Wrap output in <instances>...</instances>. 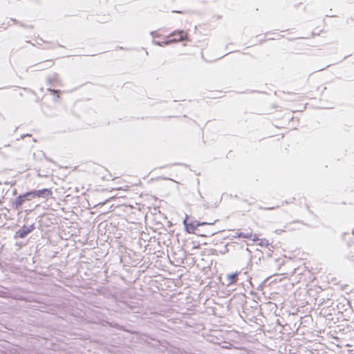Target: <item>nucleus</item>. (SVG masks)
Returning <instances> with one entry per match:
<instances>
[{
    "mask_svg": "<svg viewBox=\"0 0 354 354\" xmlns=\"http://www.w3.org/2000/svg\"><path fill=\"white\" fill-rule=\"evenodd\" d=\"M169 42H178L186 40L187 38V33L183 30L174 32L169 36Z\"/></svg>",
    "mask_w": 354,
    "mask_h": 354,
    "instance_id": "obj_1",
    "label": "nucleus"
},
{
    "mask_svg": "<svg viewBox=\"0 0 354 354\" xmlns=\"http://www.w3.org/2000/svg\"><path fill=\"white\" fill-rule=\"evenodd\" d=\"M214 221L213 222H209V223H205V222H203V223H197L196 225H193V224H187L186 225V229H187V231L189 232V233H194L195 232V230H198L197 229V227H199V226H203V225H207L209 227H211L214 225Z\"/></svg>",
    "mask_w": 354,
    "mask_h": 354,
    "instance_id": "obj_2",
    "label": "nucleus"
},
{
    "mask_svg": "<svg viewBox=\"0 0 354 354\" xmlns=\"http://www.w3.org/2000/svg\"><path fill=\"white\" fill-rule=\"evenodd\" d=\"M34 229L32 225L29 227H24L23 228L19 230L15 234L16 238H24L28 234H30Z\"/></svg>",
    "mask_w": 354,
    "mask_h": 354,
    "instance_id": "obj_3",
    "label": "nucleus"
},
{
    "mask_svg": "<svg viewBox=\"0 0 354 354\" xmlns=\"http://www.w3.org/2000/svg\"><path fill=\"white\" fill-rule=\"evenodd\" d=\"M33 194L37 195V198H49L53 195L50 189H43L40 190H35Z\"/></svg>",
    "mask_w": 354,
    "mask_h": 354,
    "instance_id": "obj_4",
    "label": "nucleus"
},
{
    "mask_svg": "<svg viewBox=\"0 0 354 354\" xmlns=\"http://www.w3.org/2000/svg\"><path fill=\"white\" fill-rule=\"evenodd\" d=\"M252 241L261 247H268L269 245L268 241L266 239H260L256 234L254 235Z\"/></svg>",
    "mask_w": 354,
    "mask_h": 354,
    "instance_id": "obj_5",
    "label": "nucleus"
},
{
    "mask_svg": "<svg viewBox=\"0 0 354 354\" xmlns=\"http://www.w3.org/2000/svg\"><path fill=\"white\" fill-rule=\"evenodd\" d=\"M238 276H239L238 272L228 274L227 275V280H228L227 285L231 286V285L236 283L238 281Z\"/></svg>",
    "mask_w": 354,
    "mask_h": 354,
    "instance_id": "obj_6",
    "label": "nucleus"
},
{
    "mask_svg": "<svg viewBox=\"0 0 354 354\" xmlns=\"http://www.w3.org/2000/svg\"><path fill=\"white\" fill-rule=\"evenodd\" d=\"M198 232L197 233L198 235L202 236H210L216 234V231L214 230H209L207 232H200V230H198Z\"/></svg>",
    "mask_w": 354,
    "mask_h": 354,
    "instance_id": "obj_7",
    "label": "nucleus"
},
{
    "mask_svg": "<svg viewBox=\"0 0 354 354\" xmlns=\"http://www.w3.org/2000/svg\"><path fill=\"white\" fill-rule=\"evenodd\" d=\"M254 235V234H253L252 232H240L238 234L239 237L248 239H251L252 240Z\"/></svg>",
    "mask_w": 354,
    "mask_h": 354,
    "instance_id": "obj_8",
    "label": "nucleus"
},
{
    "mask_svg": "<svg viewBox=\"0 0 354 354\" xmlns=\"http://www.w3.org/2000/svg\"><path fill=\"white\" fill-rule=\"evenodd\" d=\"M26 198V197H24V194L19 196L17 198V202H16L17 207L21 206L23 204V203L24 202Z\"/></svg>",
    "mask_w": 354,
    "mask_h": 354,
    "instance_id": "obj_9",
    "label": "nucleus"
},
{
    "mask_svg": "<svg viewBox=\"0 0 354 354\" xmlns=\"http://www.w3.org/2000/svg\"><path fill=\"white\" fill-rule=\"evenodd\" d=\"M34 191L26 192L24 194V197H26V199L30 200L32 198H36L37 195L33 194Z\"/></svg>",
    "mask_w": 354,
    "mask_h": 354,
    "instance_id": "obj_10",
    "label": "nucleus"
},
{
    "mask_svg": "<svg viewBox=\"0 0 354 354\" xmlns=\"http://www.w3.org/2000/svg\"><path fill=\"white\" fill-rule=\"evenodd\" d=\"M172 3L175 5H180L183 6L186 4L187 0H172Z\"/></svg>",
    "mask_w": 354,
    "mask_h": 354,
    "instance_id": "obj_11",
    "label": "nucleus"
},
{
    "mask_svg": "<svg viewBox=\"0 0 354 354\" xmlns=\"http://www.w3.org/2000/svg\"><path fill=\"white\" fill-rule=\"evenodd\" d=\"M48 91L53 94V95H56L57 97H59V91H57V90H55V89H51V88H49L48 89Z\"/></svg>",
    "mask_w": 354,
    "mask_h": 354,
    "instance_id": "obj_12",
    "label": "nucleus"
},
{
    "mask_svg": "<svg viewBox=\"0 0 354 354\" xmlns=\"http://www.w3.org/2000/svg\"><path fill=\"white\" fill-rule=\"evenodd\" d=\"M174 12H176V13H180V14H183L185 12V11L184 10H173Z\"/></svg>",
    "mask_w": 354,
    "mask_h": 354,
    "instance_id": "obj_13",
    "label": "nucleus"
},
{
    "mask_svg": "<svg viewBox=\"0 0 354 354\" xmlns=\"http://www.w3.org/2000/svg\"><path fill=\"white\" fill-rule=\"evenodd\" d=\"M213 19H214L216 20V19H221V15H214L213 16Z\"/></svg>",
    "mask_w": 354,
    "mask_h": 354,
    "instance_id": "obj_14",
    "label": "nucleus"
},
{
    "mask_svg": "<svg viewBox=\"0 0 354 354\" xmlns=\"http://www.w3.org/2000/svg\"><path fill=\"white\" fill-rule=\"evenodd\" d=\"M346 236H348V239H351V234H345V238H346Z\"/></svg>",
    "mask_w": 354,
    "mask_h": 354,
    "instance_id": "obj_15",
    "label": "nucleus"
},
{
    "mask_svg": "<svg viewBox=\"0 0 354 354\" xmlns=\"http://www.w3.org/2000/svg\"><path fill=\"white\" fill-rule=\"evenodd\" d=\"M353 236H354V230H353ZM353 242H354V241H353Z\"/></svg>",
    "mask_w": 354,
    "mask_h": 354,
    "instance_id": "obj_16",
    "label": "nucleus"
}]
</instances>
